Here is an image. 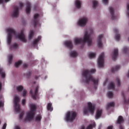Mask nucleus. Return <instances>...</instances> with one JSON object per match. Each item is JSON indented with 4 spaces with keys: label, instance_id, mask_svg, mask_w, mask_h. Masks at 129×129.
<instances>
[{
    "label": "nucleus",
    "instance_id": "nucleus-57",
    "mask_svg": "<svg viewBox=\"0 0 129 129\" xmlns=\"http://www.w3.org/2000/svg\"><path fill=\"white\" fill-rule=\"evenodd\" d=\"M2 88V83L0 82V91H1Z\"/></svg>",
    "mask_w": 129,
    "mask_h": 129
},
{
    "label": "nucleus",
    "instance_id": "nucleus-35",
    "mask_svg": "<svg viewBox=\"0 0 129 129\" xmlns=\"http://www.w3.org/2000/svg\"><path fill=\"white\" fill-rule=\"evenodd\" d=\"M95 125H96L95 122H94L93 123V124H90L89 125H88V127H87V128H86V129H92L93 127H95Z\"/></svg>",
    "mask_w": 129,
    "mask_h": 129
},
{
    "label": "nucleus",
    "instance_id": "nucleus-29",
    "mask_svg": "<svg viewBox=\"0 0 129 129\" xmlns=\"http://www.w3.org/2000/svg\"><path fill=\"white\" fill-rule=\"evenodd\" d=\"M115 87V86L114 85V83L113 82H110V84H109V87H108L109 89L113 90L114 89Z\"/></svg>",
    "mask_w": 129,
    "mask_h": 129
},
{
    "label": "nucleus",
    "instance_id": "nucleus-63",
    "mask_svg": "<svg viewBox=\"0 0 129 129\" xmlns=\"http://www.w3.org/2000/svg\"><path fill=\"white\" fill-rule=\"evenodd\" d=\"M35 9L36 10V7H35Z\"/></svg>",
    "mask_w": 129,
    "mask_h": 129
},
{
    "label": "nucleus",
    "instance_id": "nucleus-13",
    "mask_svg": "<svg viewBox=\"0 0 129 129\" xmlns=\"http://www.w3.org/2000/svg\"><path fill=\"white\" fill-rule=\"evenodd\" d=\"M103 38V35L100 34L98 36V41H97V43H98V47L99 48H102V39Z\"/></svg>",
    "mask_w": 129,
    "mask_h": 129
},
{
    "label": "nucleus",
    "instance_id": "nucleus-4",
    "mask_svg": "<svg viewBox=\"0 0 129 129\" xmlns=\"http://www.w3.org/2000/svg\"><path fill=\"white\" fill-rule=\"evenodd\" d=\"M77 112L74 111H69L67 113L66 116V119L67 121H73L77 117Z\"/></svg>",
    "mask_w": 129,
    "mask_h": 129
},
{
    "label": "nucleus",
    "instance_id": "nucleus-22",
    "mask_svg": "<svg viewBox=\"0 0 129 129\" xmlns=\"http://www.w3.org/2000/svg\"><path fill=\"white\" fill-rule=\"evenodd\" d=\"M102 113V109L97 110V113H96V118L97 119L99 118L101 116Z\"/></svg>",
    "mask_w": 129,
    "mask_h": 129
},
{
    "label": "nucleus",
    "instance_id": "nucleus-24",
    "mask_svg": "<svg viewBox=\"0 0 129 129\" xmlns=\"http://www.w3.org/2000/svg\"><path fill=\"white\" fill-rule=\"evenodd\" d=\"M120 68V66L119 65H117L116 66V67H115V68H112V69H111V72H112V73H114L119 70Z\"/></svg>",
    "mask_w": 129,
    "mask_h": 129
},
{
    "label": "nucleus",
    "instance_id": "nucleus-15",
    "mask_svg": "<svg viewBox=\"0 0 129 129\" xmlns=\"http://www.w3.org/2000/svg\"><path fill=\"white\" fill-rule=\"evenodd\" d=\"M118 54V50L116 48L114 49V51H113V55H112V59L113 60L115 61L117 58V56Z\"/></svg>",
    "mask_w": 129,
    "mask_h": 129
},
{
    "label": "nucleus",
    "instance_id": "nucleus-33",
    "mask_svg": "<svg viewBox=\"0 0 129 129\" xmlns=\"http://www.w3.org/2000/svg\"><path fill=\"white\" fill-rule=\"evenodd\" d=\"M42 116L40 114H39L36 116V117L35 118V121L37 122H40L41 120Z\"/></svg>",
    "mask_w": 129,
    "mask_h": 129
},
{
    "label": "nucleus",
    "instance_id": "nucleus-46",
    "mask_svg": "<svg viewBox=\"0 0 129 129\" xmlns=\"http://www.w3.org/2000/svg\"><path fill=\"white\" fill-rule=\"evenodd\" d=\"M103 4L105 5H108V0H102Z\"/></svg>",
    "mask_w": 129,
    "mask_h": 129
},
{
    "label": "nucleus",
    "instance_id": "nucleus-54",
    "mask_svg": "<svg viewBox=\"0 0 129 129\" xmlns=\"http://www.w3.org/2000/svg\"><path fill=\"white\" fill-rule=\"evenodd\" d=\"M14 129H21V128H20V126L16 125V126H15Z\"/></svg>",
    "mask_w": 129,
    "mask_h": 129
},
{
    "label": "nucleus",
    "instance_id": "nucleus-43",
    "mask_svg": "<svg viewBox=\"0 0 129 129\" xmlns=\"http://www.w3.org/2000/svg\"><path fill=\"white\" fill-rule=\"evenodd\" d=\"M9 1H10V0H0V4H3L4 2L8 3Z\"/></svg>",
    "mask_w": 129,
    "mask_h": 129
},
{
    "label": "nucleus",
    "instance_id": "nucleus-49",
    "mask_svg": "<svg viewBox=\"0 0 129 129\" xmlns=\"http://www.w3.org/2000/svg\"><path fill=\"white\" fill-rule=\"evenodd\" d=\"M24 115V112H22V113H21L20 115V118L21 119H22L23 118V117Z\"/></svg>",
    "mask_w": 129,
    "mask_h": 129
},
{
    "label": "nucleus",
    "instance_id": "nucleus-11",
    "mask_svg": "<svg viewBox=\"0 0 129 129\" xmlns=\"http://www.w3.org/2000/svg\"><path fill=\"white\" fill-rule=\"evenodd\" d=\"M95 106L92 105L91 102H88V110L92 114H93L95 111Z\"/></svg>",
    "mask_w": 129,
    "mask_h": 129
},
{
    "label": "nucleus",
    "instance_id": "nucleus-59",
    "mask_svg": "<svg viewBox=\"0 0 129 129\" xmlns=\"http://www.w3.org/2000/svg\"><path fill=\"white\" fill-rule=\"evenodd\" d=\"M38 78H39V76H35V79H36V80H37L38 79Z\"/></svg>",
    "mask_w": 129,
    "mask_h": 129
},
{
    "label": "nucleus",
    "instance_id": "nucleus-39",
    "mask_svg": "<svg viewBox=\"0 0 129 129\" xmlns=\"http://www.w3.org/2000/svg\"><path fill=\"white\" fill-rule=\"evenodd\" d=\"M116 82H117V86L120 87L121 85V83H120V80L118 78H117L116 79Z\"/></svg>",
    "mask_w": 129,
    "mask_h": 129
},
{
    "label": "nucleus",
    "instance_id": "nucleus-1",
    "mask_svg": "<svg viewBox=\"0 0 129 129\" xmlns=\"http://www.w3.org/2000/svg\"><path fill=\"white\" fill-rule=\"evenodd\" d=\"M96 70L94 69H91V70L86 69L84 70L82 73V76L84 78L83 79V82L89 84L90 81L94 83V85H95V89H96L97 87L96 86L98 85V79H95L91 75V74L95 73Z\"/></svg>",
    "mask_w": 129,
    "mask_h": 129
},
{
    "label": "nucleus",
    "instance_id": "nucleus-3",
    "mask_svg": "<svg viewBox=\"0 0 129 129\" xmlns=\"http://www.w3.org/2000/svg\"><path fill=\"white\" fill-rule=\"evenodd\" d=\"M30 111L28 112L27 114V116L25 119V121H31L33 119L34 115L35 114V112L36 110V106L35 104H30Z\"/></svg>",
    "mask_w": 129,
    "mask_h": 129
},
{
    "label": "nucleus",
    "instance_id": "nucleus-45",
    "mask_svg": "<svg viewBox=\"0 0 129 129\" xmlns=\"http://www.w3.org/2000/svg\"><path fill=\"white\" fill-rule=\"evenodd\" d=\"M18 47V44H17V43H14V44H13V48L14 49H17Z\"/></svg>",
    "mask_w": 129,
    "mask_h": 129
},
{
    "label": "nucleus",
    "instance_id": "nucleus-50",
    "mask_svg": "<svg viewBox=\"0 0 129 129\" xmlns=\"http://www.w3.org/2000/svg\"><path fill=\"white\" fill-rule=\"evenodd\" d=\"M25 103H26V99H22V105L23 106L25 105Z\"/></svg>",
    "mask_w": 129,
    "mask_h": 129
},
{
    "label": "nucleus",
    "instance_id": "nucleus-5",
    "mask_svg": "<svg viewBox=\"0 0 129 129\" xmlns=\"http://www.w3.org/2000/svg\"><path fill=\"white\" fill-rule=\"evenodd\" d=\"M7 32L9 33H8V44H9L10 45L11 44L12 38V34L14 35L15 36H16L17 33L14 30V29H13L12 28L8 29L7 30Z\"/></svg>",
    "mask_w": 129,
    "mask_h": 129
},
{
    "label": "nucleus",
    "instance_id": "nucleus-7",
    "mask_svg": "<svg viewBox=\"0 0 129 129\" xmlns=\"http://www.w3.org/2000/svg\"><path fill=\"white\" fill-rule=\"evenodd\" d=\"M20 100L19 97H16L14 99V108L16 112H18L20 110V105L18 103Z\"/></svg>",
    "mask_w": 129,
    "mask_h": 129
},
{
    "label": "nucleus",
    "instance_id": "nucleus-34",
    "mask_svg": "<svg viewBox=\"0 0 129 129\" xmlns=\"http://www.w3.org/2000/svg\"><path fill=\"white\" fill-rule=\"evenodd\" d=\"M107 95L108 96V98H112L113 97V93L112 91L108 92Z\"/></svg>",
    "mask_w": 129,
    "mask_h": 129
},
{
    "label": "nucleus",
    "instance_id": "nucleus-47",
    "mask_svg": "<svg viewBox=\"0 0 129 129\" xmlns=\"http://www.w3.org/2000/svg\"><path fill=\"white\" fill-rule=\"evenodd\" d=\"M27 90L24 89L23 92V96L25 97L26 96V94H27Z\"/></svg>",
    "mask_w": 129,
    "mask_h": 129
},
{
    "label": "nucleus",
    "instance_id": "nucleus-26",
    "mask_svg": "<svg viewBox=\"0 0 129 129\" xmlns=\"http://www.w3.org/2000/svg\"><path fill=\"white\" fill-rule=\"evenodd\" d=\"M70 55L72 57L75 58L78 56V53L76 51H72L70 52Z\"/></svg>",
    "mask_w": 129,
    "mask_h": 129
},
{
    "label": "nucleus",
    "instance_id": "nucleus-32",
    "mask_svg": "<svg viewBox=\"0 0 129 129\" xmlns=\"http://www.w3.org/2000/svg\"><path fill=\"white\" fill-rule=\"evenodd\" d=\"M22 63V60H19L18 61L15 62V66L16 68H18L20 65H21Z\"/></svg>",
    "mask_w": 129,
    "mask_h": 129
},
{
    "label": "nucleus",
    "instance_id": "nucleus-17",
    "mask_svg": "<svg viewBox=\"0 0 129 129\" xmlns=\"http://www.w3.org/2000/svg\"><path fill=\"white\" fill-rule=\"evenodd\" d=\"M64 44H65L66 46L70 49H71L73 48V43H72V41H66Z\"/></svg>",
    "mask_w": 129,
    "mask_h": 129
},
{
    "label": "nucleus",
    "instance_id": "nucleus-19",
    "mask_svg": "<svg viewBox=\"0 0 129 129\" xmlns=\"http://www.w3.org/2000/svg\"><path fill=\"white\" fill-rule=\"evenodd\" d=\"M31 11V3L29 2L27 3V8L26 9V12L27 15L30 14Z\"/></svg>",
    "mask_w": 129,
    "mask_h": 129
},
{
    "label": "nucleus",
    "instance_id": "nucleus-62",
    "mask_svg": "<svg viewBox=\"0 0 129 129\" xmlns=\"http://www.w3.org/2000/svg\"><path fill=\"white\" fill-rule=\"evenodd\" d=\"M128 41H129V37L128 38Z\"/></svg>",
    "mask_w": 129,
    "mask_h": 129
},
{
    "label": "nucleus",
    "instance_id": "nucleus-52",
    "mask_svg": "<svg viewBox=\"0 0 129 129\" xmlns=\"http://www.w3.org/2000/svg\"><path fill=\"white\" fill-rule=\"evenodd\" d=\"M6 126H7V123H5L3 126V127H2V129H6Z\"/></svg>",
    "mask_w": 129,
    "mask_h": 129
},
{
    "label": "nucleus",
    "instance_id": "nucleus-40",
    "mask_svg": "<svg viewBox=\"0 0 129 129\" xmlns=\"http://www.w3.org/2000/svg\"><path fill=\"white\" fill-rule=\"evenodd\" d=\"M17 89L18 91L21 92L23 90V87L22 85H20L17 87Z\"/></svg>",
    "mask_w": 129,
    "mask_h": 129
},
{
    "label": "nucleus",
    "instance_id": "nucleus-37",
    "mask_svg": "<svg viewBox=\"0 0 129 129\" xmlns=\"http://www.w3.org/2000/svg\"><path fill=\"white\" fill-rule=\"evenodd\" d=\"M98 2L96 1H93V9H95L97 6Z\"/></svg>",
    "mask_w": 129,
    "mask_h": 129
},
{
    "label": "nucleus",
    "instance_id": "nucleus-18",
    "mask_svg": "<svg viewBox=\"0 0 129 129\" xmlns=\"http://www.w3.org/2000/svg\"><path fill=\"white\" fill-rule=\"evenodd\" d=\"M114 32L116 33V35L115 36V39L117 40V41H119L120 40V35L118 33V30L117 28L114 29Z\"/></svg>",
    "mask_w": 129,
    "mask_h": 129
},
{
    "label": "nucleus",
    "instance_id": "nucleus-20",
    "mask_svg": "<svg viewBox=\"0 0 129 129\" xmlns=\"http://www.w3.org/2000/svg\"><path fill=\"white\" fill-rule=\"evenodd\" d=\"M123 122H124V119L123 116L121 115L118 116L117 119V123L118 124H121Z\"/></svg>",
    "mask_w": 129,
    "mask_h": 129
},
{
    "label": "nucleus",
    "instance_id": "nucleus-25",
    "mask_svg": "<svg viewBox=\"0 0 129 129\" xmlns=\"http://www.w3.org/2000/svg\"><path fill=\"white\" fill-rule=\"evenodd\" d=\"M0 76H1L2 78L6 77V74L3 68H0Z\"/></svg>",
    "mask_w": 129,
    "mask_h": 129
},
{
    "label": "nucleus",
    "instance_id": "nucleus-27",
    "mask_svg": "<svg viewBox=\"0 0 129 129\" xmlns=\"http://www.w3.org/2000/svg\"><path fill=\"white\" fill-rule=\"evenodd\" d=\"M76 7L77 9H80L81 7V3L79 0H76Z\"/></svg>",
    "mask_w": 129,
    "mask_h": 129
},
{
    "label": "nucleus",
    "instance_id": "nucleus-31",
    "mask_svg": "<svg viewBox=\"0 0 129 129\" xmlns=\"http://www.w3.org/2000/svg\"><path fill=\"white\" fill-rule=\"evenodd\" d=\"M115 104L113 102H111L110 103H108L107 104V109H109L110 107H114Z\"/></svg>",
    "mask_w": 129,
    "mask_h": 129
},
{
    "label": "nucleus",
    "instance_id": "nucleus-53",
    "mask_svg": "<svg viewBox=\"0 0 129 129\" xmlns=\"http://www.w3.org/2000/svg\"><path fill=\"white\" fill-rule=\"evenodd\" d=\"M4 106V102H3L2 101H0V107H2Z\"/></svg>",
    "mask_w": 129,
    "mask_h": 129
},
{
    "label": "nucleus",
    "instance_id": "nucleus-9",
    "mask_svg": "<svg viewBox=\"0 0 129 129\" xmlns=\"http://www.w3.org/2000/svg\"><path fill=\"white\" fill-rule=\"evenodd\" d=\"M88 20L87 17H84L81 19L78 22V25L81 27H85L88 22Z\"/></svg>",
    "mask_w": 129,
    "mask_h": 129
},
{
    "label": "nucleus",
    "instance_id": "nucleus-38",
    "mask_svg": "<svg viewBox=\"0 0 129 129\" xmlns=\"http://www.w3.org/2000/svg\"><path fill=\"white\" fill-rule=\"evenodd\" d=\"M13 58V55H9V63L10 64L12 63Z\"/></svg>",
    "mask_w": 129,
    "mask_h": 129
},
{
    "label": "nucleus",
    "instance_id": "nucleus-2",
    "mask_svg": "<svg viewBox=\"0 0 129 129\" xmlns=\"http://www.w3.org/2000/svg\"><path fill=\"white\" fill-rule=\"evenodd\" d=\"M90 34L88 33L87 31L85 32V35L84 36V39L82 38H76L75 39V45L80 44L81 43H83L81 47L83 48L84 46V44L87 42L88 45L90 46L92 43L91 35L93 34V30L92 29L90 30Z\"/></svg>",
    "mask_w": 129,
    "mask_h": 129
},
{
    "label": "nucleus",
    "instance_id": "nucleus-64",
    "mask_svg": "<svg viewBox=\"0 0 129 129\" xmlns=\"http://www.w3.org/2000/svg\"><path fill=\"white\" fill-rule=\"evenodd\" d=\"M128 91H129V89H128Z\"/></svg>",
    "mask_w": 129,
    "mask_h": 129
},
{
    "label": "nucleus",
    "instance_id": "nucleus-36",
    "mask_svg": "<svg viewBox=\"0 0 129 129\" xmlns=\"http://www.w3.org/2000/svg\"><path fill=\"white\" fill-rule=\"evenodd\" d=\"M96 57V53H89V58H93Z\"/></svg>",
    "mask_w": 129,
    "mask_h": 129
},
{
    "label": "nucleus",
    "instance_id": "nucleus-14",
    "mask_svg": "<svg viewBox=\"0 0 129 129\" xmlns=\"http://www.w3.org/2000/svg\"><path fill=\"white\" fill-rule=\"evenodd\" d=\"M39 15L38 14H36L34 15V20L33 22V24L34 27H36V26H37V25H38V26L40 25V24L39 23L38 20H37V19L39 18Z\"/></svg>",
    "mask_w": 129,
    "mask_h": 129
},
{
    "label": "nucleus",
    "instance_id": "nucleus-42",
    "mask_svg": "<svg viewBox=\"0 0 129 129\" xmlns=\"http://www.w3.org/2000/svg\"><path fill=\"white\" fill-rule=\"evenodd\" d=\"M84 114L86 115L88 114V110L86 107L84 108Z\"/></svg>",
    "mask_w": 129,
    "mask_h": 129
},
{
    "label": "nucleus",
    "instance_id": "nucleus-61",
    "mask_svg": "<svg viewBox=\"0 0 129 129\" xmlns=\"http://www.w3.org/2000/svg\"><path fill=\"white\" fill-rule=\"evenodd\" d=\"M127 77L128 78H129V71H128V73H127Z\"/></svg>",
    "mask_w": 129,
    "mask_h": 129
},
{
    "label": "nucleus",
    "instance_id": "nucleus-10",
    "mask_svg": "<svg viewBox=\"0 0 129 129\" xmlns=\"http://www.w3.org/2000/svg\"><path fill=\"white\" fill-rule=\"evenodd\" d=\"M39 86H37L35 89V93H33L32 89H31L30 90V94L32 95V98L34 100H36L37 99V97L38 95V90H39Z\"/></svg>",
    "mask_w": 129,
    "mask_h": 129
},
{
    "label": "nucleus",
    "instance_id": "nucleus-56",
    "mask_svg": "<svg viewBox=\"0 0 129 129\" xmlns=\"http://www.w3.org/2000/svg\"><path fill=\"white\" fill-rule=\"evenodd\" d=\"M107 129H113V126L112 125L108 126Z\"/></svg>",
    "mask_w": 129,
    "mask_h": 129
},
{
    "label": "nucleus",
    "instance_id": "nucleus-12",
    "mask_svg": "<svg viewBox=\"0 0 129 129\" xmlns=\"http://www.w3.org/2000/svg\"><path fill=\"white\" fill-rule=\"evenodd\" d=\"M14 10L13 13L12 14V17L18 18L19 16V8L18 6H14Z\"/></svg>",
    "mask_w": 129,
    "mask_h": 129
},
{
    "label": "nucleus",
    "instance_id": "nucleus-23",
    "mask_svg": "<svg viewBox=\"0 0 129 129\" xmlns=\"http://www.w3.org/2000/svg\"><path fill=\"white\" fill-rule=\"evenodd\" d=\"M121 95L123 98L124 104H129V98H128L127 100H126V99L125 96V94L123 92H121Z\"/></svg>",
    "mask_w": 129,
    "mask_h": 129
},
{
    "label": "nucleus",
    "instance_id": "nucleus-8",
    "mask_svg": "<svg viewBox=\"0 0 129 129\" xmlns=\"http://www.w3.org/2000/svg\"><path fill=\"white\" fill-rule=\"evenodd\" d=\"M17 38L20 39L24 43H26L27 40L25 39V36L24 34V30H22L21 33L17 36Z\"/></svg>",
    "mask_w": 129,
    "mask_h": 129
},
{
    "label": "nucleus",
    "instance_id": "nucleus-55",
    "mask_svg": "<svg viewBox=\"0 0 129 129\" xmlns=\"http://www.w3.org/2000/svg\"><path fill=\"white\" fill-rule=\"evenodd\" d=\"M27 67H28V64H27V63H24V64H23V68H27Z\"/></svg>",
    "mask_w": 129,
    "mask_h": 129
},
{
    "label": "nucleus",
    "instance_id": "nucleus-30",
    "mask_svg": "<svg viewBox=\"0 0 129 129\" xmlns=\"http://www.w3.org/2000/svg\"><path fill=\"white\" fill-rule=\"evenodd\" d=\"M34 35V31L30 30V32L29 35V39L31 40V39H33Z\"/></svg>",
    "mask_w": 129,
    "mask_h": 129
},
{
    "label": "nucleus",
    "instance_id": "nucleus-16",
    "mask_svg": "<svg viewBox=\"0 0 129 129\" xmlns=\"http://www.w3.org/2000/svg\"><path fill=\"white\" fill-rule=\"evenodd\" d=\"M110 14H111V19L112 20H115L116 19V17L114 15V9L112 7L109 8Z\"/></svg>",
    "mask_w": 129,
    "mask_h": 129
},
{
    "label": "nucleus",
    "instance_id": "nucleus-60",
    "mask_svg": "<svg viewBox=\"0 0 129 129\" xmlns=\"http://www.w3.org/2000/svg\"><path fill=\"white\" fill-rule=\"evenodd\" d=\"M81 129H85V126H81Z\"/></svg>",
    "mask_w": 129,
    "mask_h": 129
},
{
    "label": "nucleus",
    "instance_id": "nucleus-58",
    "mask_svg": "<svg viewBox=\"0 0 129 129\" xmlns=\"http://www.w3.org/2000/svg\"><path fill=\"white\" fill-rule=\"evenodd\" d=\"M119 129H123V126L121 125H119Z\"/></svg>",
    "mask_w": 129,
    "mask_h": 129
},
{
    "label": "nucleus",
    "instance_id": "nucleus-48",
    "mask_svg": "<svg viewBox=\"0 0 129 129\" xmlns=\"http://www.w3.org/2000/svg\"><path fill=\"white\" fill-rule=\"evenodd\" d=\"M126 9H127V11L128 12L127 13V15L129 17V4H127Z\"/></svg>",
    "mask_w": 129,
    "mask_h": 129
},
{
    "label": "nucleus",
    "instance_id": "nucleus-41",
    "mask_svg": "<svg viewBox=\"0 0 129 129\" xmlns=\"http://www.w3.org/2000/svg\"><path fill=\"white\" fill-rule=\"evenodd\" d=\"M32 72L30 71L28 73L25 74V76H27L28 78H29L31 76Z\"/></svg>",
    "mask_w": 129,
    "mask_h": 129
},
{
    "label": "nucleus",
    "instance_id": "nucleus-44",
    "mask_svg": "<svg viewBox=\"0 0 129 129\" xmlns=\"http://www.w3.org/2000/svg\"><path fill=\"white\" fill-rule=\"evenodd\" d=\"M128 51V48L126 47H124L123 48V52L126 53Z\"/></svg>",
    "mask_w": 129,
    "mask_h": 129
},
{
    "label": "nucleus",
    "instance_id": "nucleus-51",
    "mask_svg": "<svg viewBox=\"0 0 129 129\" xmlns=\"http://www.w3.org/2000/svg\"><path fill=\"white\" fill-rule=\"evenodd\" d=\"M19 5L21 9H22L24 6L23 4L21 2L19 3Z\"/></svg>",
    "mask_w": 129,
    "mask_h": 129
},
{
    "label": "nucleus",
    "instance_id": "nucleus-28",
    "mask_svg": "<svg viewBox=\"0 0 129 129\" xmlns=\"http://www.w3.org/2000/svg\"><path fill=\"white\" fill-rule=\"evenodd\" d=\"M48 111H52L53 110V107H52V103H48L47 106Z\"/></svg>",
    "mask_w": 129,
    "mask_h": 129
},
{
    "label": "nucleus",
    "instance_id": "nucleus-21",
    "mask_svg": "<svg viewBox=\"0 0 129 129\" xmlns=\"http://www.w3.org/2000/svg\"><path fill=\"white\" fill-rule=\"evenodd\" d=\"M41 36H38L37 39H35L32 43V45L33 47H35L37 45L38 42L41 40Z\"/></svg>",
    "mask_w": 129,
    "mask_h": 129
},
{
    "label": "nucleus",
    "instance_id": "nucleus-6",
    "mask_svg": "<svg viewBox=\"0 0 129 129\" xmlns=\"http://www.w3.org/2000/svg\"><path fill=\"white\" fill-rule=\"evenodd\" d=\"M104 53L102 52L100 56H99V58H98V66H99V68H103L104 67Z\"/></svg>",
    "mask_w": 129,
    "mask_h": 129
}]
</instances>
